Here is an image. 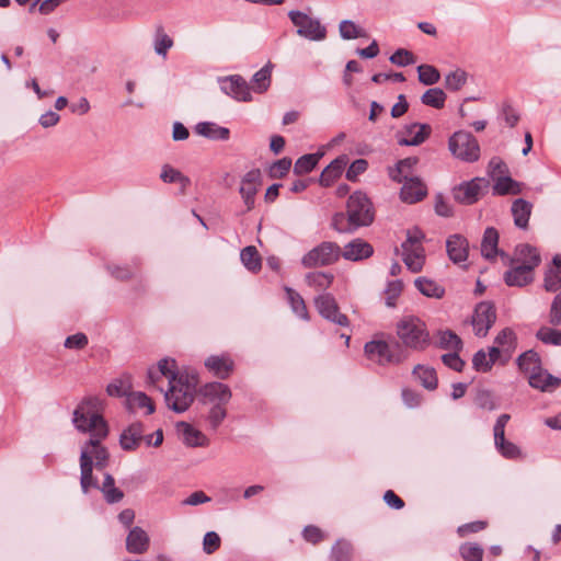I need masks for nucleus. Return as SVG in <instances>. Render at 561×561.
Instances as JSON below:
<instances>
[{
	"label": "nucleus",
	"instance_id": "f257e3e1",
	"mask_svg": "<svg viewBox=\"0 0 561 561\" xmlns=\"http://www.w3.org/2000/svg\"><path fill=\"white\" fill-rule=\"evenodd\" d=\"M102 400L96 397L83 399L75 409L72 423L81 433H89L90 438L81 446L90 450L93 467L102 471L108 465L110 453L102 440L108 435V425L100 414Z\"/></svg>",
	"mask_w": 561,
	"mask_h": 561
},
{
	"label": "nucleus",
	"instance_id": "f03ea898",
	"mask_svg": "<svg viewBox=\"0 0 561 561\" xmlns=\"http://www.w3.org/2000/svg\"><path fill=\"white\" fill-rule=\"evenodd\" d=\"M165 377L169 388L164 391V400L169 409L176 413L185 412L194 401L195 381L188 376L179 375L176 363L172 358H162L157 368L148 370V382L158 386L160 377Z\"/></svg>",
	"mask_w": 561,
	"mask_h": 561
},
{
	"label": "nucleus",
	"instance_id": "7ed1b4c3",
	"mask_svg": "<svg viewBox=\"0 0 561 561\" xmlns=\"http://www.w3.org/2000/svg\"><path fill=\"white\" fill-rule=\"evenodd\" d=\"M396 331L398 339L401 341L400 344L405 351H423L431 343L426 324L417 317H403L397 323Z\"/></svg>",
	"mask_w": 561,
	"mask_h": 561
},
{
	"label": "nucleus",
	"instance_id": "20e7f679",
	"mask_svg": "<svg viewBox=\"0 0 561 561\" xmlns=\"http://www.w3.org/2000/svg\"><path fill=\"white\" fill-rule=\"evenodd\" d=\"M364 353L369 360L381 366L398 365L409 357L408 351L394 339L391 341L374 339L365 344Z\"/></svg>",
	"mask_w": 561,
	"mask_h": 561
},
{
	"label": "nucleus",
	"instance_id": "39448f33",
	"mask_svg": "<svg viewBox=\"0 0 561 561\" xmlns=\"http://www.w3.org/2000/svg\"><path fill=\"white\" fill-rule=\"evenodd\" d=\"M451 154L465 162H476L480 158V146L477 138L469 131L458 130L448 140Z\"/></svg>",
	"mask_w": 561,
	"mask_h": 561
},
{
	"label": "nucleus",
	"instance_id": "423d86ee",
	"mask_svg": "<svg viewBox=\"0 0 561 561\" xmlns=\"http://www.w3.org/2000/svg\"><path fill=\"white\" fill-rule=\"evenodd\" d=\"M341 256V248L335 242L323 241L302 256L301 264L306 268L327 266L337 262Z\"/></svg>",
	"mask_w": 561,
	"mask_h": 561
},
{
	"label": "nucleus",
	"instance_id": "0eeeda50",
	"mask_svg": "<svg viewBox=\"0 0 561 561\" xmlns=\"http://www.w3.org/2000/svg\"><path fill=\"white\" fill-rule=\"evenodd\" d=\"M347 214L357 228L369 226L374 221L373 205L366 194L353 193L347 199Z\"/></svg>",
	"mask_w": 561,
	"mask_h": 561
},
{
	"label": "nucleus",
	"instance_id": "6e6552de",
	"mask_svg": "<svg viewBox=\"0 0 561 561\" xmlns=\"http://www.w3.org/2000/svg\"><path fill=\"white\" fill-rule=\"evenodd\" d=\"M490 182L485 178H474L461 182L453 188V197L462 205L477 203L488 191Z\"/></svg>",
	"mask_w": 561,
	"mask_h": 561
},
{
	"label": "nucleus",
	"instance_id": "1a4fd4ad",
	"mask_svg": "<svg viewBox=\"0 0 561 561\" xmlns=\"http://www.w3.org/2000/svg\"><path fill=\"white\" fill-rule=\"evenodd\" d=\"M288 16L297 26V34L309 41H322L327 36V30L320 21L309 16L301 11H290Z\"/></svg>",
	"mask_w": 561,
	"mask_h": 561
},
{
	"label": "nucleus",
	"instance_id": "9d476101",
	"mask_svg": "<svg viewBox=\"0 0 561 561\" xmlns=\"http://www.w3.org/2000/svg\"><path fill=\"white\" fill-rule=\"evenodd\" d=\"M495 321L496 311L492 302L481 301L476 306L471 324L477 336H485Z\"/></svg>",
	"mask_w": 561,
	"mask_h": 561
},
{
	"label": "nucleus",
	"instance_id": "9b49d317",
	"mask_svg": "<svg viewBox=\"0 0 561 561\" xmlns=\"http://www.w3.org/2000/svg\"><path fill=\"white\" fill-rule=\"evenodd\" d=\"M199 396L203 404L227 405L232 397L230 388L219 381L205 383L199 389Z\"/></svg>",
	"mask_w": 561,
	"mask_h": 561
},
{
	"label": "nucleus",
	"instance_id": "f8f14e48",
	"mask_svg": "<svg viewBox=\"0 0 561 561\" xmlns=\"http://www.w3.org/2000/svg\"><path fill=\"white\" fill-rule=\"evenodd\" d=\"M314 305L319 313L327 320L341 327L348 325L347 317L340 312L337 302L331 294L319 295L314 298Z\"/></svg>",
	"mask_w": 561,
	"mask_h": 561
},
{
	"label": "nucleus",
	"instance_id": "ddd939ff",
	"mask_svg": "<svg viewBox=\"0 0 561 561\" xmlns=\"http://www.w3.org/2000/svg\"><path fill=\"white\" fill-rule=\"evenodd\" d=\"M261 179L262 174L259 169L250 170L242 178L239 192L244 202L247 211H250L254 207L255 195L261 185Z\"/></svg>",
	"mask_w": 561,
	"mask_h": 561
},
{
	"label": "nucleus",
	"instance_id": "4468645a",
	"mask_svg": "<svg viewBox=\"0 0 561 561\" xmlns=\"http://www.w3.org/2000/svg\"><path fill=\"white\" fill-rule=\"evenodd\" d=\"M220 89L227 95L242 102L252 100L249 83L240 76H230L220 79Z\"/></svg>",
	"mask_w": 561,
	"mask_h": 561
},
{
	"label": "nucleus",
	"instance_id": "2eb2a0df",
	"mask_svg": "<svg viewBox=\"0 0 561 561\" xmlns=\"http://www.w3.org/2000/svg\"><path fill=\"white\" fill-rule=\"evenodd\" d=\"M145 438V426L141 422H134L122 431L119 445L125 451H135Z\"/></svg>",
	"mask_w": 561,
	"mask_h": 561
},
{
	"label": "nucleus",
	"instance_id": "dca6fc26",
	"mask_svg": "<svg viewBox=\"0 0 561 561\" xmlns=\"http://www.w3.org/2000/svg\"><path fill=\"white\" fill-rule=\"evenodd\" d=\"M175 428L179 437L187 447H206L209 444L207 436L187 422H178Z\"/></svg>",
	"mask_w": 561,
	"mask_h": 561
},
{
	"label": "nucleus",
	"instance_id": "f3484780",
	"mask_svg": "<svg viewBox=\"0 0 561 561\" xmlns=\"http://www.w3.org/2000/svg\"><path fill=\"white\" fill-rule=\"evenodd\" d=\"M446 250L453 263L461 264L468 260L469 242L461 234H451L446 240Z\"/></svg>",
	"mask_w": 561,
	"mask_h": 561
},
{
	"label": "nucleus",
	"instance_id": "a211bd4d",
	"mask_svg": "<svg viewBox=\"0 0 561 561\" xmlns=\"http://www.w3.org/2000/svg\"><path fill=\"white\" fill-rule=\"evenodd\" d=\"M80 485L84 494H88L90 489H99L98 480L93 477V462L90 456V450L81 448L80 453Z\"/></svg>",
	"mask_w": 561,
	"mask_h": 561
},
{
	"label": "nucleus",
	"instance_id": "6ab92c4d",
	"mask_svg": "<svg viewBox=\"0 0 561 561\" xmlns=\"http://www.w3.org/2000/svg\"><path fill=\"white\" fill-rule=\"evenodd\" d=\"M401 183H403V185L401 187L400 196L403 202L414 204L426 196V187L420 179L409 176Z\"/></svg>",
	"mask_w": 561,
	"mask_h": 561
},
{
	"label": "nucleus",
	"instance_id": "aec40b11",
	"mask_svg": "<svg viewBox=\"0 0 561 561\" xmlns=\"http://www.w3.org/2000/svg\"><path fill=\"white\" fill-rule=\"evenodd\" d=\"M373 253V247L359 238L352 240L344 247L343 251L341 250L342 257L353 262L368 259Z\"/></svg>",
	"mask_w": 561,
	"mask_h": 561
},
{
	"label": "nucleus",
	"instance_id": "412c9836",
	"mask_svg": "<svg viewBox=\"0 0 561 561\" xmlns=\"http://www.w3.org/2000/svg\"><path fill=\"white\" fill-rule=\"evenodd\" d=\"M233 366V360L228 355H211L205 359V367L219 379H227Z\"/></svg>",
	"mask_w": 561,
	"mask_h": 561
},
{
	"label": "nucleus",
	"instance_id": "4be33fe9",
	"mask_svg": "<svg viewBox=\"0 0 561 561\" xmlns=\"http://www.w3.org/2000/svg\"><path fill=\"white\" fill-rule=\"evenodd\" d=\"M508 260L511 265H531L533 271L541 262L538 250L529 244H518L515 249L514 256Z\"/></svg>",
	"mask_w": 561,
	"mask_h": 561
},
{
	"label": "nucleus",
	"instance_id": "5701e85b",
	"mask_svg": "<svg viewBox=\"0 0 561 561\" xmlns=\"http://www.w3.org/2000/svg\"><path fill=\"white\" fill-rule=\"evenodd\" d=\"M534 279L531 265H512V268L505 272L504 280L507 286L523 287Z\"/></svg>",
	"mask_w": 561,
	"mask_h": 561
},
{
	"label": "nucleus",
	"instance_id": "b1692460",
	"mask_svg": "<svg viewBox=\"0 0 561 561\" xmlns=\"http://www.w3.org/2000/svg\"><path fill=\"white\" fill-rule=\"evenodd\" d=\"M150 539L141 527H133L126 537V549L130 553L142 554L149 549Z\"/></svg>",
	"mask_w": 561,
	"mask_h": 561
},
{
	"label": "nucleus",
	"instance_id": "393cba45",
	"mask_svg": "<svg viewBox=\"0 0 561 561\" xmlns=\"http://www.w3.org/2000/svg\"><path fill=\"white\" fill-rule=\"evenodd\" d=\"M432 128L427 124L413 123L405 127V137L399 140L402 146H419L430 136Z\"/></svg>",
	"mask_w": 561,
	"mask_h": 561
},
{
	"label": "nucleus",
	"instance_id": "a878e982",
	"mask_svg": "<svg viewBox=\"0 0 561 561\" xmlns=\"http://www.w3.org/2000/svg\"><path fill=\"white\" fill-rule=\"evenodd\" d=\"M348 163L346 154H342L334 159L320 174V185L328 187L331 186L336 179H339Z\"/></svg>",
	"mask_w": 561,
	"mask_h": 561
},
{
	"label": "nucleus",
	"instance_id": "bb28decb",
	"mask_svg": "<svg viewBox=\"0 0 561 561\" xmlns=\"http://www.w3.org/2000/svg\"><path fill=\"white\" fill-rule=\"evenodd\" d=\"M529 385L541 391H552L561 385V379L540 367L529 375Z\"/></svg>",
	"mask_w": 561,
	"mask_h": 561
},
{
	"label": "nucleus",
	"instance_id": "cd10ccee",
	"mask_svg": "<svg viewBox=\"0 0 561 561\" xmlns=\"http://www.w3.org/2000/svg\"><path fill=\"white\" fill-rule=\"evenodd\" d=\"M533 204L524 198H517L512 204V215L514 224L520 229L528 227L529 217L531 215Z\"/></svg>",
	"mask_w": 561,
	"mask_h": 561
},
{
	"label": "nucleus",
	"instance_id": "c85d7f7f",
	"mask_svg": "<svg viewBox=\"0 0 561 561\" xmlns=\"http://www.w3.org/2000/svg\"><path fill=\"white\" fill-rule=\"evenodd\" d=\"M195 131L211 140H228L230 130L213 122H201L195 126Z\"/></svg>",
	"mask_w": 561,
	"mask_h": 561
},
{
	"label": "nucleus",
	"instance_id": "c756f323",
	"mask_svg": "<svg viewBox=\"0 0 561 561\" xmlns=\"http://www.w3.org/2000/svg\"><path fill=\"white\" fill-rule=\"evenodd\" d=\"M543 287L550 293L561 288V255H556L552 260V265L546 271Z\"/></svg>",
	"mask_w": 561,
	"mask_h": 561
},
{
	"label": "nucleus",
	"instance_id": "7c9ffc66",
	"mask_svg": "<svg viewBox=\"0 0 561 561\" xmlns=\"http://www.w3.org/2000/svg\"><path fill=\"white\" fill-rule=\"evenodd\" d=\"M497 243H499L497 230L493 227H488L484 230L482 242H481V254L488 260L494 259L499 254Z\"/></svg>",
	"mask_w": 561,
	"mask_h": 561
},
{
	"label": "nucleus",
	"instance_id": "2f4dec72",
	"mask_svg": "<svg viewBox=\"0 0 561 561\" xmlns=\"http://www.w3.org/2000/svg\"><path fill=\"white\" fill-rule=\"evenodd\" d=\"M403 261L407 267L417 273L423 268L425 263V250L424 248H414L410 250H402Z\"/></svg>",
	"mask_w": 561,
	"mask_h": 561
},
{
	"label": "nucleus",
	"instance_id": "473e14b6",
	"mask_svg": "<svg viewBox=\"0 0 561 561\" xmlns=\"http://www.w3.org/2000/svg\"><path fill=\"white\" fill-rule=\"evenodd\" d=\"M102 491L105 501L108 504H115L123 500L124 492L115 486V480L112 474L105 473L102 485H99Z\"/></svg>",
	"mask_w": 561,
	"mask_h": 561
},
{
	"label": "nucleus",
	"instance_id": "72a5a7b5",
	"mask_svg": "<svg viewBox=\"0 0 561 561\" xmlns=\"http://www.w3.org/2000/svg\"><path fill=\"white\" fill-rule=\"evenodd\" d=\"M272 68L273 65L268 62L259 71H256L252 77L250 89L256 93L265 92L271 85Z\"/></svg>",
	"mask_w": 561,
	"mask_h": 561
},
{
	"label": "nucleus",
	"instance_id": "f704fd0d",
	"mask_svg": "<svg viewBox=\"0 0 561 561\" xmlns=\"http://www.w3.org/2000/svg\"><path fill=\"white\" fill-rule=\"evenodd\" d=\"M494 343L502 348L508 359L516 347V335L512 329L505 328L495 336Z\"/></svg>",
	"mask_w": 561,
	"mask_h": 561
},
{
	"label": "nucleus",
	"instance_id": "c9c22d12",
	"mask_svg": "<svg viewBox=\"0 0 561 561\" xmlns=\"http://www.w3.org/2000/svg\"><path fill=\"white\" fill-rule=\"evenodd\" d=\"M416 158H405L400 160L394 168L389 169V176L401 183L404 179L412 175V168L416 164Z\"/></svg>",
	"mask_w": 561,
	"mask_h": 561
},
{
	"label": "nucleus",
	"instance_id": "e433bc0d",
	"mask_svg": "<svg viewBox=\"0 0 561 561\" xmlns=\"http://www.w3.org/2000/svg\"><path fill=\"white\" fill-rule=\"evenodd\" d=\"M415 287L426 297L440 299L445 294V288L438 285L436 282L419 277L414 282Z\"/></svg>",
	"mask_w": 561,
	"mask_h": 561
},
{
	"label": "nucleus",
	"instance_id": "4c0bfd02",
	"mask_svg": "<svg viewBox=\"0 0 561 561\" xmlns=\"http://www.w3.org/2000/svg\"><path fill=\"white\" fill-rule=\"evenodd\" d=\"M240 259L245 268L251 272L261 270L262 262L259 251L254 245H248L241 250Z\"/></svg>",
	"mask_w": 561,
	"mask_h": 561
},
{
	"label": "nucleus",
	"instance_id": "58836bf2",
	"mask_svg": "<svg viewBox=\"0 0 561 561\" xmlns=\"http://www.w3.org/2000/svg\"><path fill=\"white\" fill-rule=\"evenodd\" d=\"M413 375L420 380L424 388L428 390L437 388V376L433 368L417 365L413 369Z\"/></svg>",
	"mask_w": 561,
	"mask_h": 561
},
{
	"label": "nucleus",
	"instance_id": "ea45409f",
	"mask_svg": "<svg viewBox=\"0 0 561 561\" xmlns=\"http://www.w3.org/2000/svg\"><path fill=\"white\" fill-rule=\"evenodd\" d=\"M322 156L323 153H308L301 156L295 162L294 173L297 175H302L311 172L316 168Z\"/></svg>",
	"mask_w": 561,
	"mask_h": 561
},
{
	"label": "nucleus",
	"instance_id": "a19ab883",
	"mask_svg": "<svg viewBox=\"0 0 561 561\" xmlns=\"http://www.w3.org/2000/svg\"><path fill=\"white\" fill-rule=\"evenodd\" d=\"M494 446L496 450L506 459L514 460L522 457L520 448L516 444L507 440L505 435L502 436V439L494 437Z\"/></svg>",
	"mask_w": 561,
	"mask_h": 561
},
{
	"label": "nucleus",
	"instance_id": "79ce46f5",
	"mask_svg": "<svg viewBox=\"0 0 561 561\" xmlns=\"http://www.w3.org/2000/svg\"><path fill=\"white\" fill-rule=\"evenodd\" d=\"M334 279L333 274L325 272H311L306 275L307 284L316 290H325Z\"/></svg>",
	"mask_w": 561,
	"mask_h": 561
},
{
	"label": "nucleus",
	"instance_id": "37998d69",
	"mask_svg": "<svg viewBox=\"0 0 561 561\" xmlns=\"http://www.w3.org/2000/svg\"><path fill=\"white\" fill-rule=\"evenodd\" d=\"M285 291L287 295L288 302L291 307V310L301 319L308 320L309 319L308 310H307L305 300L302 299L300 294L290 287H285Z\"/></svg>",
	"mask_w": 561,
	"mask_h": 561
},
{
	"label": "nucleus",
	"instance_id": "c03bdc74",
	"mask_svg": "<svg viewBox=\"0 0 561 561\" xmlns=\"http://www.w3.org/2000/svg\"><path fill=\"white\" fill-rule=\"evenodd\" d=\"M518 368L522 371L533 374L541 367L540 357L535 351H527L517 358Z\"/></svg>",
	"mask_w": 561,
	"mask_h": 561
},
{
	"label": "nucleus",
	"instance_id": "a18cd8bd",
	"mask_svg": "<svg viewBox=\"0 0 561 561\" xmlns=\"http://www.w3.org/2000/svg\"><path fill=\"white\" fill-rule=\"evenodd\" d=\"M421 101L427 106H432L434 108H443L446 101V94L439 88H432L425 91L421 98Z\"/></svg>",
	"mask_w": 561,
	"mask_h": 561
},
{
	"label": "nucleus",
	"instance_id": "49530a36",
	"mask_svg": "<svg viewBox=\"0 0 561 561\" xmlns=\"http://www.w3.org/2000/svg\"><path fill=\"white\" fill-rule=\"evenodd\" d=\"M127 401L130 408L147 409L146 414L148 415L154 412L152 400L144 392H130Z\"/></svg>",
	"mask_w": 561,
	"mask_h": 561
},
{
	"label": "nucleus",
	"instance_id": "de8ad7c7",
	"mask_svg": "<svg viewBox=\"0 0 561 561\" xmlns=\"http://www.w3.org/2000/svg\"><path fill=\"white\" fill-rule=\"evenodd\" d=\"M160 179L164 183H180L183 188L190 184V179L183 175L179 170L172 168L169 164L162 167Z\"/></svg>",
	"mask_w": 561,
	"mask_h": 561
},
{
	"label": "nucleus",
	"instance_id": "09e8293b",
	"mask_svg": "<svg viewBox=\"0 0 561 561\" xmlns=\"http://www.w3.org/2000/svg\"><path fill=\"white\" fill-rule=\"evenodd\" d=\"M131 390V382L129 380V377H123L119 379L113 380L111 383L106 387V392L111 397H124L129 396Z\"/></svg>",
	"mask_w": 561,
	"mask_h": 561
},
{
	"label": "nucleus",
	"instance_id": "8fccbe9b",
	"mask_svg": "<svg viewBox=\"0 0 561 561\" xmlns=\"http://www.w3.org/2000/svg\"><path fill=\"white\" fill-rule=\"evenodd\" d=\"M352 550L350 541L344 539L337 540L331 550V561H351Z\"/></svg>",
	"mask_w": 561,
	"mask_h": 561
},
{
	"label": "nucleus",
	"instance_id": "3c124183",
	"mask_svg": "<svg viewBox=\"0 0 561 561\" xmlns=\"http://www.w3.org/2000/svg\"><path fill=\"white\" fill-rule=\"evenodd\" d=\"M438 345L443 350L459 351L462 347L461 339L453 331L439 332Z\"/></svg>",
	"mask_w": 561,
	"mask_h": 561
},
{
	"label": "nucleus",
	"instance_id": "603ef678",
	"mask_svg": "<svg viewBox=\"0 0 561 561\" xmlns=\"http://www.w3.org/2000/svg\"><path fill=\"white\" fill-rule=\"evenodd\" d=\"M350 219L351 217L347 213H336L332 218L331 226L334 230L341 233L354 232L357 227L353 225Z\"/></svg>",
	"mask_w": 561,
	"mask_h": 561
},
{
	"label": "nucleus",
	"instance_id": "864d4df0",
	"mask_svg": "<svg viewBox=\"0 0 561 561\" xmlns=\"http://www.w3.org/2000/svg\"><path fill=\"white\" fill-rule=\"evenodd\" d=\"M419 81L425 85H433L440 79L439 71L431 65H421L417 67Z\"/></svg>",
	"mask_w": 561,
	"mask_h": 561
},
{
	"label": "nucleus",
	"instance_id": "5fc2aeb1",
	"mask_svg": "<svg viewBox=\"0 0 561 561\" xmlns=\"http://www.w3.org/2000/svg\"><path fill=\"white\" fill-rule=\"evenodd\" d=\"M536 337L545 344L561 346V331L549 327L540 328Z\"/></svg>",
	"mask_w": 561,
	"mask_h": 561
},
{
	"label": "nucleus",
	"instance_id": "6e6d98bb",
	"mask_svg": "<svg viewBox=\"0 0 561 561\" xmlns=\"http://www.w3.org/2000/svg\"><path fill=\"white\" fill-rule=\"evenodd\" d=\"M467 82V73L461 69L449 72L445 78V87L450 91L460 90Z\"/></svg>",
	"mask_w": 561,
	"mask_h": 561
},
{
	"label": "nucleus",
	"instance_id": "4d7b16f0",
	"mask_svg": "<svg viewBox=\"0 0 561 561\" xmlns=\"http://www.w3.org/2000/svg\"><path fill=\"white\" fill-rule=\"evenodd\" d=\"M339 30L341 37L344 39H354L364 36V31L351 20H343L340 23Z\"/></svg>",
	"mask_w": 561,
	"mask_h": 561
},
{
	"label": "nucleus",
	"instance_id": "13d9d810",
	"mask_svg": "<svg viewBox=\"0 0 561 561\" xmlns=\"http://www.w3.org/2000/svg\"><path fill=\"white\" fill-rule=\"evenodd\" d=\"M459 552L465 561H482L483 549L477 543H463Z\"/></svg>",
	"mask_w": 561,
	"mask_h": 561
},
{
	"label": "nucleus",
	"instance_id": "bf43d9fd",
	"mask_svg": "<svg viewBox=\"0 0 561 561\" xmlns=\"http://www.w3.org/2000/svg\"><path fill=\"white\" fill-rule=\"evenodd\" d=\"M389 60L399 67H405L414 64L415 57L410 50L399 48L390 56Z\"/></svg>",
	"mask_w": 561,
	"mask_h": 561
},
{
	"label": "nucleus",
	"instance_id": "052dcab7",
	"mask_svg": "<svg viewBox=\"0 0 561 561\" xmlns=\"http://www.w3.org/2000/svg\"><path fill=\"white\" fill-rule=\"evenodd\" d=\"M173 41L162 30H158L154 38V51L160 56H165L167 51L172 47Z\"/></svg>",
	"mask_w": 561,
	"mask_h": 561
},
{
	"label": "nucleus",
	"instance_id": "680f3d73",
	"mask_svg": "<svg viewBox=\"0 0 561 561\" xmlns=\"http://www.w3.org/2000/svg\"><path fill=\"white\" fill-rule=\"evenodd\" d=\"M290 167L291 160L289 158L279 159L270 168V176L273 179H282L288 173Z\"/></svg>",
	"mask_w": 561,
	"mask_h": 561
},
{
	"label": "nucleus",
	"instance_id": "e2e57ef3",
	"mask_svg": "<svg viewBox=\"0 0 561 561\" xmlns=\"http://www.w3.org/2000/svg\"><path fill=\"white\" fill-rule=\"evenodd\" d=\"M227 416L226 405L211 407L207 420L213 430H216Z\"/></svg>",
	"mask_w": 561,
	"mask_h": 561
},
{
	"label": "nucleus",
	"instance_id": "0e129e2a",
	"mask_svg": "<svg viewBox=\"0 0 561 561\" xmlns=\"http://www.w3.org/2000/svg\"><path fill=\"white\" fill-rule=\"evenodd\" d=\"M424 239V234L419 229L409 230L407 233V240L402 243V250H410L414 248H423L422 241Z\"/></svg>",
	"mask_w": 561,
	"mask_h": 561
},
{
	"label": "nucleus",
	"instance_id": "69168bd1",
	"mask_svg": "<svg viewBox=\"0 0 561 561\" xmlns=\"http://www.w3.org/2000/svg\"><path fill=\"white\" fill-rule=\"evenodd\" d=\"M472 366L477 371L486 373L492 368V360L483 350H479L472 358Z\"/></svg>",
	"mask_w": 561,
	"mask_h": 561
},
{
	"label": "nucleus",
	"instance_id": "338daca9",
	"mask_svg": "<svg viewBox=\"0 0 561 561\" xmlns=\"http://www.w3.org/2000/svg\"><path fill=\"white\" fill-rule=\"evenodd\" d=\"M474 403L483 410L492 411V410L496 409V403L494 401V398L489 390L478 391L476 399H474Z\"/></svg>",
	"mask_w": 561,
	"mask_h": 561
},
{
	"label": "nucleus",
	"instance_id": "774afa93",
	"mask_svg": "<svg viewBox=\"0 0 561 561\" xmlns=\"http://www.w3.org/2000/svg\"><path fill=\"white\" fill-rule=\"evenodd\" d=\"M549 322L554 325H561V293L558 294L550 308Z\"/></svg>",
	"mask_w": 561,
	"mask_h": 561
}]
</instances>
